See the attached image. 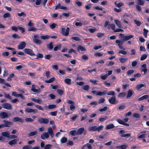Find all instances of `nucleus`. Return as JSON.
Instances as JSON below:
<instances>
[{
  "label": "nucleus",
  "instance_id": "obj_33",
  "mask_svg": "<svg viewBox=\"0 0 149 149\" xmlns=\"http://www.w3.org/2000/svg\"><path fill=\"white\" fill-rule=\"evenodd\" d=\"M96 126H91L88 128L89 131H96Z\"/></svg>",
  "mask_w": 149,
  "mask_h": 149
},
{
  "label": "nucleus",
  "instance_id": "obj_26",
  "mask_svg": "<svg viewBox=\"0 0 149 149\" xmlns=\"http://www.w3.org/2000/svg\"><path fill=\"white\" fill-rule=\"evenodd\" d=\"M123 40H116V43L117 44L118 46L122 45L123 44L124 42Z\"/></svg>",
  "mask_w": 149,
  "mask_h": 149
},
{
  "label": "nucleus",
  "instance_id": "obj_38",
  "mask_svg": "<svg viewBox=\"0 0 149 149\" xmlns=\"http://www.w3.org/2000/svg\"><path fill=\"white\" fill-rule=\"evenodd\" d=\"M115 5L118 7L119 8L123 6L124 4L122 3H117L116 2H114Z\"/></svg>",
  "mask_w": 149,
  "mask_h": 149
},
{
  "label": "nucleus",
  "instance_id": "obj_51",
  "mask_svg": "<svg viewBox=\"0 0 149 149\" xmlns=\"http://www.w3.org/2000/svg\"><path fill=\"white\" fill-rule=\"evenodd\" d=\"M147 55L146 54H143L140 58V60L141 61H143L147 57Z\"/></svg>",
  "mask_w": 149,
  "mask_h": 149
},
{
  "label": "nucleus",
  "instance_id": "obj_37",
  "mask_svg": "<svg viewBox=\"0 0 149 149\" xmlns=\"http://www.w3.org/2000/svg\"><path fill=\"white\" fill-rule=\"evenodd\" d=\"M50 36L48 35H42L40 36V38L43 40H47L49 39Z\"/></svg>",
  "mask_w": 149,
  "mask_h": 149
},
{
  "label": "nucleus",
  "instance_id": "obj_52",
  "mask_svg": "<svg viewBox=\"0 0 149 149\" xmlns=\"http://www.w3.org/2000/svg\"><path fill=\"white\" fill-rule=\"evenodd\" d=\"M81 58L85 60H87L88 59V57L87 55L84 54L82 56Z\"/></svg>",
  "mask_w": 149,
  "mask_h": 149
},
{
  "label": "nucleus",
  "instance_id": "obj_24",
  "mask_svg": "<svg viewBox=\"0 0 149 149\" xmlns=\"http://www.w3.org/2000/svg\"><path fill=\"white\" fill-rule=\"evenodd\" d=\"M31 100L32 101L37 102L39 104H41L42 102V100L40 99H36L32 98Z\"/></svg>",
  "mask_w": 149,
  "mask_h": 149
},
{
  "label": "nucleus",
  "instance_id": "obj_49",
  "mask_svg": "<svg viewBox=\"0 0 149 149\" xmlns=\"http://www.w3.org/2000/svg\"><path fill=\"white\" fill-rule=\"evenodd\" d=\"M48 107L50 109L55 108L56 107V105L53 104H49L48 105Z\"/></svg>",
  "mask_w": 149,
  "mask_h": 149
},
{
  "label": "nucleus",
  "instance_id": "obj_35",
  "mask_svg": "<svg viewBox=\"0 0 149 149\" xmlns=\"http://www.w3.org/2000/svg\"><path fill=\"white\" fill-rule=\"evenodd\" d=\"M53 43L52 42H51L49 44L47 45V47L48 49L51 50L52 49L53 47Z\"/></svg>",
  "mask_w": 149,
  "mask_h": 149
},
{
  "label": "nucleus",
  "instance_id": "obj_31",
  "mask_svg": "<svg viewBox=\"0 0 149 149\" xmlns=\"http://www.w3.org/2000/svg\"><path fill=\"white\" fill-rule=\"evenodd\" d=\"M33 41L34 43L38 45H40L42 43L41 41L38 39H35Z\"/></svg>",
  "mask_w": 149,
  "mask_h": 149
},
{
  "label": "nucleus",
  "instance_id": "obj_9",
  "mask_svg": "<svg viewBox=\"0 0 149 149\" xmlns=\"http://www.w3.org/2000/svg\"><path fill=\"white\" fill-rule=\"evenodd\" d=\"M0 117L2 119L8 118V115L5 112H2L0 113Z\"/></svg>",
  "mask_w": 149,
  "mask_h": 149
},
{
  "label": "nucleus",
  "instance_id": "obj_15",
  "mask_svg": "<svg viewBox=\"0 0 149 149\" xmlns=\"http://www.w3.org/2000/svg\"><path fill=\"white\" fill-rule=\"evenodd\" d=\"M128 146L126 144H123L121 146H116V148L119 149H125L127 148Z\"/></svg>",
  "mask_w": 149,
  "mask_h": 149
},
{
  "label": "nucleus",
  "instance_id": "obj_18",
  "mask_svg": "<svg viewBox=\"0 0 149 149\" xmlns=\"http://www.w3.org/2000/svg\"><path fill=\"white\" fill-rule=\"evenodd\" d=\"M133 36L132 35L125 36V37H124V38L123 39V41H125L129 40L133 38Z\"/></svg>",
  "mask_w": 149,
  "mask_h": 149
},
{
  "label": "nucleus",
  "instance_id": "obj_1",
  "mask_svg": "<svg viewBox=\"0 0 149 149\" xmlns=\"http://www.w3.org/2000/svg\"><path fill=\"white\" fill-rule=\"evenodd\" d=\"M2 107L4 109L8 110H11L12 109L13 107L12 105L9 103H4L2 104Z\"/></svg>",
  "mask_w": 149,
  "mask_h": 149
},
{
  "label": "nucleus",
  "instance_id": "obj_44",
  "mask_svg": "<svg viewBox=\"0 0 149 149\" xmlns=\"http://www.w3.org/2000/svg\"><path fill=\"white\" fill-rule=\"evenodd\" d=\"M107 95H112L113 96H115V93L114 91H111L108 92L107 93Z\"/></svg>",
  "mask_w": 149,
  "mask_h": 149
},
{
  "label": "nucleus",
  "instance_id": "obj_45",
  "mask_svg": "<svg viewBox=\"0 0 149 149\" xmlns=\"http://www.w3.org/2000/svg\"><path fill=\"white\" fill-rule=\"evenodd\" d=\"M77 131L75 130H72L70 131V134L72 136H74L75 135H77Z\"/></svg>",
  "mask_w": 149,
  "mask_h": 149
},
{
  "label": "nucleus",
  "instance_id": "obj_60",
  "mask_svg": "<svg viewBox=\"0 0 149 149\" xmlns=\"http://www.w3.org/2000/svg\"><path fill=\"white\" fill-rule=\"evenodd\" d=\"M133 116V117L137 118H139L140 117V116L139 114L136 113H134Z\"/></svg>",
  "mask_w": 149,
  "mask_h": 149
},
{
  "label": "nucleus",
  "instance_id": "obj_11",
  "mask_svg": "<svg viewBox=\"0 0 149 149\" xmlns=\"http://www.w3.org/2000/svg\"><path fill=\"white\" fill-rule=\"evenodd\" d=\"M47 130L48 131V133L50 135L51 138H53L54 136V134L52 128L51 127H49L48 128Z\"/></svg>",
  "mask_w": 149,
  "mask_h": 149
},
{
  "label": "nucleus",
  "instance_id": "obj_7",
  "mask_svg": "<svg viewBox=\"0 0 149 149\" xmlns=\"http://www.w3.org/2000/svg\"><path fill=\"white\" fill-rule=\"evenodd\" d=\"M25 111L28 113H37V111L36 109H33L29 108H26L25 109Z\"/></svg>",
  "mask_w": 149,
  "mask_h": 149
},
{
  "label": "nucleus",
  "instance_id": "obj_12",
  "mask_svg": "<svg viewBox=\"0 0 149 149\" xmlns=\"http://www.w3.org/2000/svg\"><path fill=\"white\" fill-rule=\"evenodd\" d=\"M3 122L4 123L3 124L5 127H10V125H12V123L10 121H9L6 120H3Z\"/></svg>",
  "mask_w": 149,
  "mask_h": 149
},
{
  "label": "nucleus",
  "instance_id": "obj_47",
  "mask_svg": "<svg viewBox=\"0 0 149 149\" xmlns=\"http://www.w3.org/2000/svg\"><path fill=\"white\" fill-rule=\"evenodd\" d=\"M57 24H56L54 23L50 24L49 26L50 28L51 29H53L55 28Z\"/></svg>",
  "mask_w": 149,
  "mask_h": 149
},
{
  "label": "nucleus",
  "instance_id": "obj_36",
  "mask_svg": "<svg viewBox=\"0 0 149 149\" xmlns=\"http://www.w3.org/2000/svg\"><path fill=\"white\" fill-rule=\"evenodd\" d=\"M37 133H38L37 131H33V132H31L29 134V136H33L37 134Z\"/></svg>",
  "mask_w": 149,
  "mask_h": 149
},
{
  "label": "nucleus",
  "instance_id": "obj_48",
  "mask_svg": "<svg viewBox=\"0 0 149 149\" xmlns=\"http://www.w3.org/2000/svg\"><path fill=\"white\" fill-rule=\"evenodd\" d=\"M89 31L91 33H93L95 32L97 30V29L95 28H89L88 29Z\"/></svg>",
  "mask_w": 149,
  "mask_h": 149
},
{
  "label": "nucleus",
  "instance_id": "obj_55",
  "mask_svg": "<svg viewBox=\"0 0 149 149\" xmlns=\"http://www.w3.org/2000/svg\"><path fill=\"white\" fill-rule=\"evenodd\" d=\"M126 94L125 92L120 93L118 95V97H123L126 95Z\"/></svg>",
  "mask_w": 149,
  "mask_h": 149
},
{
  "label": "nucleus",
  "instance_id": "obj_10",
  "mask_svg": "<svg viewBox=\"0 0 149 149\" xmlns=\"http://www.w3.org/2000/svg\"><path fill=\"white\" fill-rule=\"evenodd\" d=\"M108 101L111 104H114L117 103L116 102V98L115 96H113L111 98L109 99Z\"/></svg>",
  "mask_w": 149,
  "mask_h": 149
},
{
  "label": "nucleus",
  "instance_id": "obj_61",
  "mask_svg": "<svg viewBox=\"0 0 149 149\" xmlns=\"http://www.w3.org/2000/svg\"><path fill=\"white\" fill-rule=\"evenodd\" d=\"M31 91L34 92H36V93H39L40 92V89H37L34 88H32L31 89Z\"/></svg>",
  "mask_w": 149,
  "mask_h": 149
},
{
  "label": "nucleus",
  "instance_id": "obj_54",
  "mask_svg": "<svg viewBox=\"0 0 149 149\" xmlns=\"http://www.w3.org/2000/svg\"><path fill=\"white\" fill-rule=\"evenodd\" d=\"M17 15L19 17H25L26 16V14L23 12H21L20 13H18Z\"/></svg>",
  "mask_w": 149,
  "mask_h": 149
},
{
  "label": "nucleus",
  "instance_id": "obj_5",
  "mask_svg": "<svg viewBox=\"0 0 149 149\" xmlns=\"http://www.w3.org/2000/svg\"><path fill=\"white\" fill-rule=\"evenodd\" d=\"M57 9H60L66 10H69V8L66 6H61L60 3H58L55 7V10H57Z\"/></svg>",
  "mask_w": 149,
  "mask_h": 149
},
{
  "label": "nucleus",
  "instance_id": "obj_28",
  "mask_svg": "<svg viewBox=\"0 0 149 149\" xmlns=\"http://www.w3.org/2000/svg\"><path fill=\"white\" fill-rule=\"evenodd\" d=\"M55 80V78L54 77H52L48 80H45V81L46 83H49L53 82Z\"/></svg>",
  "mask_w": 149,
  "mask_h": 149
},
{
  "label": "nucleus",
  "instance_id": "obj_53",
  "mask_svg": "<svg viewBox=\"0 0 149 149\" xmlns=\"http://www.w3.org/2000/svg\"><path fill=\"white\" fill-rule=\"evenodd\" d=\"M108 75L107 74H105L104 75L101 74L100 75V77L101 79L102 80H105L108 77Z\"/></svg>",
  "mask_w": 149,
  "mask_h": 149
},
{
  "label": "nucleus",
  "instance_id": "obj_8",
  "mask_svg": "<svg viewBox=\"0 0 149 149\" xmlns=\"http://www.w3.org/2000/svg\"><path fill=\"white\" fill-rule=\"evenodd\" d=\"M40 137L42 139L44 140L49 138V134L48 132H45L41 135Z\"/></svg>",
  "mask_w": 149,
  "mask_h": 149
},
{
  "label": "nucleus",
  "instance_id": "obj_58",
  "mask_svg": "<svg viewBox=\"0 0 149 149\" xmlns=\"http://www.w3.org/2000/svg\"><path fill=\"white\" fill-rule=\"evenodd\" d=\"M108 119V117L107 116H105L104 117L101 118H99V120L100 121L103 122Z\"/></svg>",
  "mask_w": 149,
  "mask_h": 149
},
{
  "label": "nucleus",
  "instance_id": "obj_30",
  "mask_svg": "<svg viewBox=\"0 0 149 149\" xmlns=\"http://www.w3.org/2000/svg\"><path fill=\"white\" fill-rule=\"evenodd\" d=\"M114 21L119 28H121L122 26L120 22L118 20H114Z\"/></svg>",
  "mask_w": 149,
  "mask_h": 149
},
{
  "label": "nucleus",
  "instance_id": "obj_2",
  "mask_svg": "<svg viewBox=\"0 0 149 149\" xmlns=\"http://www.w3.org/2000/svg\"><path fill=\"white\" fill-rule=\"evenodd\" d=\"M70 29L68 27H67L66 29L64 28L61 29V33L63 35L67 36L69 35V33Z\"/></svg>",
  "mask_w": 149,
  "mask_h": 149
},
{
  "label": "nucleus",
  "instance_id": "obj_39",
  "mask_svg": "<svg viewBox=\"0 0 149 149\" xmlns=\"http://www.w3.org/2000/svg\"><path fill=\"white\" fill-rule=\"evenodd\" d=\"M103 127V126L102 125H101L97 127H96V131H97L98 132H100L102 130Z\"/></svg>",
  "mask_w": 149,
  "mask_h": 149
},
{
  "label": "nucleus",
  "instance_id": "obj_32",
  "mask_svg": "<svg viewBox=\"0 0 149 149\" xmlns=\"http://www.w3.org/2000/svg\"><path fill=\"white\" fill-rule=\"evenodd\" d=\"M145 86V84H139L137 85L136 86V89L137 90H139L141 88L143 87H144Z\"/></svg>",
  "mask_w": 149,
  "mask_h": 149
},
{
  "label": "nucleus",
  "instance_id": "obj_27",
  "mask_svg": "<svg viewBox=\"0 0 149 149\" xmlns=\"http://www.w3.org/2000/svg\"><path fill=\"white\" fill-rule=\"evenodd\" d=\"M77 50L78 51L80 50L82 52H83L86 51V49L84 47H83L81 45H79L78 47Z\"/></svg>",
  "mask_w": 149,
  "mask_h": 149
},
{
  "label": "nucleus",
  "instance_id": "obj_3",
  "mask_svg": "<svg viewBox=\"0 0 149 149\" xmlns=\"http://www.w3.org/2000/svg\"><path fill=\"white\" fill-rule=\"evenodd\" d=\"M37 120L39 123L45 124H47L49 122V119L43 118H40Z\"/></svg>",
  "mask_w": 149,
  "mask_h": 149
},
{
  "label": "nucleus",
  "instance_id": "obj_19",
  "mask_svg": "<svg viewBox=\"0 0 149 149\" xmlns=\"http://www.w3.org/2000/svg\"><path fill=\"white\" fill-rule=\"evenodd\" d=\"M84 130V127H81L79 128L77 131V135H80L81 134Z\"/></svg>",
  "mask_w": 149,
  "mask_h": 149
},
{
  "label": "nucleus",
  "instance_id": "obj_56",
  "mask_svg": "<svg viewBox=\"0 0 149 149\" xmlns=\"http://www.w3.org/2000/svg\"><path fill=\"white\" fill-rule=\"evenodd\" d=\"M146 136V134H142L141 135L138 136L137 137V139H139L141 138H145Z\"/></svg>",
  "mask_w": 149,
  "mask_h": 149
},
{
  "label": "nucleus",
  "instance_id": "obj_50",
  "mask_svg": "<svg viewBox=\"0 0 149 149\" xmlns=\"http://www.w3.org/2000/svg\"><path fill=\"white\" fill-rule=\"evenodd\" d=\"M67 141V139L65 137H63L61 140V142L62 143H65Z\"/></svg>",
  "mask_w": 149,
  "mask_h": 149
},
{
  "label": "nucleus",
  "instance_id": "obj_22",
  "mask_svg": "<svg viewBox=\"0 0 149 149\" xmlns=\"http://www.w3.org/2000/svg\"><path fill=\"white\" fill-rule=\"evenodd\" d=\"M17 143V140L16 139H14L8 142V144L11 146H12L13 145L16 144Z\"/></svg>",
  "mask_w": 149,
  "mask_h": 149
},
{
  "label": "nucleus",
  "instance_id": "obj_41",
  "mask_svg": "<svg viewBox=\"0 0 149 149\" xmlns=\"http://www.w3.org/2000/svg\"><path fill=\"white\" fill-rule=\"evenodd\" d=\"M125 133V132L124 130H121L119 131L118 134L120 135V137H123V136L124 135Z\"/></svg>",
  "mask_w": 149,
  "mask_h": 149
},
{
  "label": "nucleus",
  "instance_id": "obj_64",
  "mask_svg": "<svg viewBox=\"0 0 149 149\" xmlns=\"http://www.w3.org/2000/svg\"><path fill=\"white\" fill-rule=\"evenodd\" d=\"M52 145L50 144L46 145L44 147L45 149H50L52 147Z\"/></svg>",
  "mask_w": 149,
  "mask_h": 149
},
{
  "label": "nucleus",
  "instance_id": "obj_25",
  "mask_svg": "<svg viewBox=\"0 0 149 149\" xmlns=\"http://www.w3.org/2000/svg\"><path fill=\"white\" fill-rule=\"evenodd\" d=\"M136 2L137 5H143L145 3V1L144 0H136Z\"/></svg>",
  "mask_w": 149,
  "mask_h": 149
},
{
  "label": "nucleus",
  "instance_id": "obj_42",
  "mask_svg": "<svg viewBox=\"0 0 149 149\" xmlns=\"http://www.w3.org/2000/svg\"><path fill=\"white\" fill-rule=\"evenodd\" d=\"M10 17V14L9 13H6L4 14L3 17L4 18H9Z\"/></svg>",
  "mask_w": 149,
  "mask_h": 149
},
{
  "label": "nucleus",
  "instance_id": "obj_20",
  "mask_svg": "<svg viewBox=\"0 0 149 149\" xmlns=\"http://www.w3.org/2000/svg\"><path fill=\"white\" fill-rule=\"evenodd\" d=\"M115 127L113 123L109 124L106 126L105 128L107 130H109Z\"/></svg>",
  "mask_w": 149,
  "mask_h": 149
},
{
  "label": "nucleus",
  "instance_id": "obj_63",
  "mask_svg": "<svg viewBox=\"0 0 149 149\" xmlns=\"http://www.w3.org/2000/svg\"><path fill=\"white\" fill-rule=\"evenodd\" d=\"M9 53L7 52H5L2 53V55L4 57H6L8 56Z\"/></svg>",
  "mask_w": 149,
  "mask_h": 149
},
{
  "label": "nucleus",
  "instance_id": "obj_16",
  "mask_svg": "<svg viewBox=\"0 0 149 149\" xmlns=\"http://www.w3.org/2000/svg\"><path fill=\"white\" fill-rule=\"evenodd\" d=\"M1 135L3 136H5L9 138L10 137V133L8 132H3Z\"/></svg>",
  "mask_w": 149,
  "mask_h": 149
},
{
  "label": "nucleus",
  "instance_id": "obj_23",
  "mask_svg": "<svg viewBox=\"0 0 149 149\" xmlns=\"http://www.w3.org/2000/svg\"><path fill=\"white\" fill-rule=\"evenodd\" d=\"M117 121L120 124L123 125H124L128 126L129 125V124L125 123L123 121L120 119H118L117 120Z\"/></svg>",
  "mask_w": 149,
  "mask_h": 149
},
{
  "label": "nucleus",
  "instance_id": "obj_40",
  "mask_svg": "<svg viewBox=\"0 0 149 149\" xmlns=\"http://www.w3.org/2000/svg\"><path fill=\"white\" fill-rule=\"evenodd\" d=\"M110 27L114 31L115 29V25L114 24H111L109 25L108 26V28L109 29Z\"/></svg>",
  "mask_w": 149,
  "mask_h": 149
},
{
  "label": "nucleus",
  "instance_id": "obj_13",
  "mask_svg": "<svg viewBox=\"0 0 149 149\" xmlns=\"http://www.w3.org/2000/svg\"><path fill=\"white\" fill-rule=\"evenodd\" d=\"M146 64H143L141 66L142 68L141 69V72H143L144 74H146L147 71V69L146 68Z\"/></svg>",
  "mask_w": 149,
  "mask_h": 149
},
{
  "label": "nucleus",
  "instance_id": "obj_4",
  "mask_svg": "<svg viewBox=\"0 0 149 149\" xmlns=\"http://www.w3.org/2000/svg\"><path fill=\"white\" fill-rule=\"evenodd\" d=\"M25 53L29 54L31 56L35 55L33 50L30 49L25 48L24 50Z\"/></svg>",
  "mask_w": 149,
  "mask_h": 149
},
{
  "label": "nucleus",
  "instance_id": "obj_6",
  "mask_svg": "<svg viewBox=\"0 0 149 149\" xmlns=\"http://www.w3.org/2000/svg\"><path fill=\"white\" fill-rule=\"evenodd\" d=\"M26 45V43L24 41H22L19 43L18 45V48L19 49H22L24 48Z\"/></svg>",
  "mask_w": 149,
  "mask_h": 149
},
{
  "label": "nucleus",
  "instance_id": "obj_14",
  "mask_svg": "<svg viewBox=\"0 0 149 149\" xmlns=\"http://www.w3.org/2000/svg\"><path fill=\"white\" fill-rule=\"evenodd\" d=\"M13 120L14 122L18 121L21 123H23L24 120L21 118H20L18 117H14L13 119Z\"/></svg>",
  "mask_w": 149,
  "mask_h": 149
},
{
  "label": "nucleus",
  "instance_id": "obj_46",
  "mask_svg": "<svg viewBox=\"0 0 149 149\" xmlns=\"http://www.w3.org/2000/svg\"><path fill=\"white\" fill-rule=\"evenodd\" d=\"M143 34L145 38L147 37V35L148 31V30L146 29H143Z\"/></svg>",
  "mask_w": 149,
  "mask_h": 149
},
{
  "label": "nucleus",
  "instance_id": "obj_57",
  "mask_svg": "<svg viewBox=\"0 0 149 149\" xmlns=\"http://www.w3.org/2000/svg\"><path fill=\"white\" fill-rule=\"evenodd\" d=\"M37 29L34 27H30L28 28V31H36Z\"/></svg>",
  "mask_w": 149,
  "mask_h": 149
},
{
  "label": "nucleus",
  "instance_id": "obj_34",
  "mask_svg": "<svg viewBox=\"0 0 149 149\" xmlns=\"http://www.w3.org/2000/svg\"><path fill=\"white\" fill-rule=\"evenodd\" d=\"M108 109V107L107 106H105L103 108L99 109V111L100 112H104L106 111Z\"/></svg>",
  "mask_w": 149,
  "mask_h": 149
},
{
  "label": "nucleus",
  "instance_id": "obj_17",
  "mask_svg": "<svg viewBox=\"0 0 149 149\" xmlns=\"http://www.w3.org/2000/svg\"><path fill=\"white\" fill-rule=\"evenodd\" d=\"M107 92V91L106 90H104L102 92L98 91L96 94V95L97 96H102L106 94Z\"/></svg>",
  "mask_w": 149,
  "mask_h": 149
},
{
  "label": "nucleus",
  "instance_id": "obj_62",
  "mask_svg": "<svg viewBox=\"0 0 149 149\" xmlns=\"http://www.w3.org/2000/svg\"><path fill=\"white\" fill-rule=\"evenodd\" d=\"M136 9L139 11H141V7L138 5H136Z\"/></svg>",
  "mask_w": 149,
  "mask_h": 149
},
{
  "label": "nucleus",
  "instance_id": "obj_59",
  "mask_svg": "<svg viewBox=\"0 0 149 149\" xmlns=\"http://www.w3.org/2000/svg\"><path fill=\"white\" fill-rule=\"evenodd\" d=\"M26 122H33V120L30 118H26L25 119Z\"/></svg>",
  "mask_w": 149,
  "mask_h": 149
},
{
  "label": "nucleus",
  "instance_id": "obj_21",
  "mask_svg": "<svg viewBox=\"0 0 149 149\" xmlns=\"http://www.w3.org/2000/svg\"><path fill=\"white\" fill-rule=\"evenodd\" d=\"M133 95L132 91L131 90H129L128 92L126 98L127 99L129 98L132 96Z\"/></svg>",
  "mask_w": 149,
  "mask_h": 149
},
{
  "label": "nucleus",
  "instance_id": "obj_43",
  "mask_svg": "<svg viewBox=\"0 0 149 149\" xmlns=\"http://www.w3.org/2000/svg\"><path fill=\"white\" fill-rule=\"evenodd\" d=\"M64 81L66 84L68 85H70L71 84V80L69 78L65 79Z\"/></svg>",
  "mask_w": 149,
  "mask_h": 149
},
{
  "label": "nucleus",
  "instance_id": "obj_29",
  "mask_svg": "<svg viewBox=\"0 0 149 149\" xmlns=\"http://www.w3.org/2000/svg\"><path fill=\"white\" fill-rule=\"evenodd\" d=\"M127 60V58L123 57L120 58L119 60L121 63H125Z\"/></svg>",
  "mask_w": 149,
  "mask_h": 149
}]
</instances>
